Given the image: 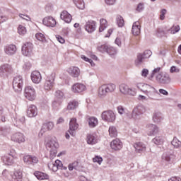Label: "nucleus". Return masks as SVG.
I'll use <instances>...</instances> for the list:
<instances>
[{
  "mask_svg": "<svg viewBox=\"0 0 181 181\" xmlns=\"http://www.w3.org/2000/svg\"><path fill=\"white\" fill-rule=\"evenodd\" d=\"M117 23L119 26V28H122L124 25L125 23L124 21V18L121 16H117Z\"/></svg>",
  "mask_w": 181,
  "mask_h": 181,
  "instance_id": "49530a36",
  "label": "nucleus"
},
{
  "mask_svg": "<svg viewBox=\"0 0 181 181\" xmlns=\"http://www.w3.org/2000/svg\"><path fill=\"white\" fill-rule=\"evenodd\" d=\"M88 125L90 128H95L98 125V119L97 117H90L88 119Z\"/></svg>",
  "mask_w": 181,
  "mask_h": 181,
  "instance_id": "f704fd0d",
  "label": "nucleus"
},
{
  "mask_svg": "<svg viewBox=\"0 0 181 181\" xmlns=\"http://www.w3.org/2000/svg\"><path fill=\"white\" fill-rule=\"evenodd\" d=\"M45 146L47 151H49V158L50 159H54L56 155H57V148H59V143L54 140H49Z\"/></svg>",
  "mask_w": 181,
  "mask_h": 181,
  "instance_id": "f257e3e1",
  "label": "nucleus"
},
{
  "mask_svg": "<svg viewBox=\"0 0 181 181\" xmlns=\"http://www.w3.org/2000/svg\"><path fill=\"white\" fill-rule=\"evenodd\" d=\"M160 67L154 69L151 74V78H153V76L156 74V73H159L160 71Z\"/></svg>",
  "mask_w": 181,
  "mask_h": 181,
  "instance_id": "bf43d9fd",
  "label": "nucleus"
},
{
  "mask_svg": "<svg viewBox=\"0 0 181 181\" xmlns=\"http://www.w3.org/2000/svg\"><path fill=\"white\" fill-rule=\"evenodd\" d=\"M11 181H22L23 177V172L22 170H16L11 175Z\"/></svg>",
  "mask_w": 181,
  "mask_h": 181,
  "instance_id": "4be33fe9",
  "label": "nucleus"
},
{
  "mask_svg": "<svg viewBox=\"0 0 181 181\" xmlns=\"http://www.w3.org/2000/svg\"><path fill=\"white\" fill-rule=\"evenodd\" d=\"M55 99L59 101L64 100V93L62 90H57L55 93Z\"/></svg>",
  "mask_w": 181,
  "mask_h": 181,
  "instance_id": "a19ab883",
  "label": "nucleus"
},
{
  "mask_svg": "<svg viewBox=\"0 0 181 181\" xmlns=\"http://www.w3.org/2000/svg\"><path fill=\"white\" fill-rule=\"evenodd\" d=\"M146 112V108L145 106L139 105L133 109L132 115H128V113H127V117L130 119L131 118H133V119H139L141 115H142V114H145Z\"/></svg>",
  "mask_w": 181,
  "mask_h": 181,
  "instance_id": "f03ea898",
  "label": "nucleus"
},
{
  "mask_svg": "<svg viewBox=\"0 0 181 181\" xmlns=\"http://www.w3.org/2000/svg\"><path fill=\"white\" fill-rule=\"evenodd\" d=\"M148 74H149V71L147 69H144L141 71L142 77H147Z\"/></svg>",
  "mask_w": 181,
  "mask_h": 181,
  "instance_id": "0e129e2a",
  "label": "nucleus"
},
{
  "mask_svg": "<svg viewBox=\"0 0 181 181\" xmlns=\"http://www.w3.org/2000/svg\"><path fill=\"white\" fill-rule=\"evenodd\" d=\"M27 115L30 118H33V117H36L37 115V107H36L34 105H30L27 110Z\"/></svg>",
  "mask_w": 181,
  "mask_h": 181,
  "instance_id": "cd10ccee",
  "label": "nucleus"
},
{
  "mask_svg": "<svg viewBox=\"0 0 181 181\" xmlns=\"http://www.w3.org/2000/svg\"><path fill=\"white\" fill-rule=\"evenodd\" d=\"M73 2L78 9H84L85 4L83 0H73Z\"/></svg>",
  "mask_w": 181,
  "mask_h": 181,
  "instance_id": "58836bf2",
  "label": "nucleus"
},
{
  "mask_svg": "<svg viewBox=\"0 0 181 181\" xmlns=\"http://www.w3.org/2000/svg\"><path fill=\"white\" fill-rule=\"evenodd\" d=\"M144 59H145V58H144V55H142V54H138L137 58L135 60L136 66H140V64H142Z\"/></svg>",
  "mask_w": 181,
  "mask_h": 181,
  "instance_id": "37998d69",
  "label": "nucleus"
},
{
  "mask_svg": "<svg viewBox=\"0 0 181 181\" xmlns=\"http://www.w3.org/2000/svg\"><path fill=\"white\" fill-rule=\"evenodd\" d=\"M168 181H181V178L179 177H172Z\"/></svg>",
  "mask_w": 181,
  "mask_h": 181,
  "instance_id": "774afa93",
  "label": "nucleus"
},
{
  "mask_svg": "<svg viewBox=\"0 0 181 181\" xmlns=\"http://www.w3.org/2000/svg\"><path fill=\"white\" fill-rule=\"evenodd\" d=\"M67 73L73 78H78V77H80L81 71H80V68L77 66H70L67 69Z\"/></svg>",
  "mask_w": 181,
  "mask_h": 181,
  "instance_id": "a211bd4d",
  "label": "nucleus"
},
{
  "mask_svg": "<svg viewBox=\"0 0 181 181\" xmlns=\"http://www.w3.org/2000/svg\"><path fill=\"white\" fill-rule=\"evenodd\" d=\"M31 80L33 83L39 84L42 81V75L38 71H34L31 73Z\"/></svg>",
  "mask_w": 181,
  "mask_h": 181,
  "instance_id": "a878e982",
  "label": "nucleus"
},
{
  "mask_svg": "<svg viewBox=\"0 0 181 181\" xmlns=\"http://www.w3.org/2000/svg\"><path fill=\"white\" fill-rule=\"evenodd\" d=\"M85 28L86 30L88 32V33H93V32L95 30V22H94L93 21L86 22Z\"/></svg>",
  "mask_w": 181,
  "mask_h": 181,
  "instance_id": "2f4dec72",
  "label": "nucleus"
},
{
  "mask_svg": "<svg viewBox=\"0 0 181 181\" xmlns=\"http://www.w3.org/2000/svg\"><path fill=\"white\" fill-rule=\"evenodd\" d=\"M63 101L59 100V99H55L52 103L53 108H59L62 105Z\"/></svg>",
  "mask_w": 181,
  "mask_h": 181,
  "instance_id": "8fccbe9b",
  "label": "nucleus"
},
{
  "mask_svg": "<svg viewBox=\"0 0 181 181\" xmlns=\"http://www.w3.org/2000/svg\"><path fill=\"white\" fill-rule=\"evenodd\" d=\"M180 30V26L176 25L175 27H173L170 30L171 35H175V33H177Z\"/></svg>",
  "mask_w": 181,
  "mask_h": 181,
  "instance_id": "6e6d98bb",
  "label": "nucleus"
},
{
  "mask_svg": "<svg viewBox=\"0 0 181 181\" xmlns=\"http://www.w3.org/2000/svg\"><path fill=\"white\" fill-rule=\"evenodd\" d=\"M22 54L23 56L30 57L33 54V44L32 42H25L22 46Z\"/></svg>",
  "mask_w": 181,
  "mask_h": 181,
  "instance_id": "1a4fd4ad",
  "label": "nucleus"
},
{
  "mask_svg": "<svg viewBox=\"0 0 181 181\" xmlns=\"http://www.w3.org/2000/svg\"><path fill=\"white\" fill-rule=\"evenodd\" d=\"M134 148L137 153H144L146 151V145L142 142H136L134 144Z\"/></svg>",
  "mask_w": 181,
  "mask_h": 181,
  "instance_id": "393cba45",
  "label": "nucleus"
},
{
  "mask_svg": "<svg viewBox=\"0 0 181 181\" xmlns=\"http://www.w3.org/2000/svg\"><path fill=\"white\" fill-rule=\"evenodd\" d=\"M56 39L58 42H59V43H62V44L64 43L65 42L64 38H63V37L60 35H57Z\"/></svg>",
  "mask_w": 181,
  "mask_h": 181,
  "instance_id": "69168bd1",
  "label": "nucleus"
},
{
  "mask_svg": "<svg viewBox=\"0 0 181 181\" xmlns=\"http://www.w3.org/2000/svg\"><path fill=\"white\" fill-rule=\"evenodd\" d=\"M48 168L49 169H50V170H52V172H57L59 169H61V170L64 169V170L67 169L66 167L63 166V163L59 160H56L54 163L49 162L48 163Z\"/></svg>",
  "mask_w": 181,
  "mask_h": 181,
  "instance_id": "9d476101",
  "label": "nucleus"
},
{
  "mask_svg": "<svg viewBox=\"0 0 181 181\" xmlns=\"http://www.w3.org/2000/svg\"><path fill=\"white\" fill-rule=\"evenodd\" d=\"M109 47L110 46L108 45H100L98 47V50H99V52L101 53H107Z\"/></svg>",
  "mask_w": 181,
  "mask_h": 181,
  "instance_id": "09e8293b",
  "label": "nucleus"
},
{
  "mask_svg": "<svg viewBox=\"0 0 181 181\" xmlns=\"http://www.w3.org/2000/svg\"><path fill=\"white\" fill-rule=\"evenodd\" d=\"M13 73V68L9 64H4L0 66V77L5 78Z\"/></svg>",
  "mask_w": 181,
  "mask_h": 181,
  "instance_id": "423d86ee",
  "label": "nucleus"
},
{
  "mask_svg": "<svg viewBox=\"0 0 181 181\" xmlns=\"http://www.w3.org/2000/svg\"><path fill=\"white\" fill-rule=\"evenodd\" d=\"M78 129V124H77V119L71 118L69 122V129L68 131L69 134L71 135V136H76V131Z\"/></svg>",
  "mask_w": 181,
  "mask_h": 181,
  "instance_id": "ddd939ff",
  "label": "nucleus"
},
{
  "mask_svg": "<svg viewBox=\"0 0 181 181\" xmlns=\"http://www.w3.org/2000/svg\"><path fill=\"white\" fill-rule=\"evenodd\" d=\"M14 159H16V157L12 152H10V153L2 157L4 163L8 166H12V165L15 163V161L13 160Z\"/></svg>",
  "mask_w": 181,
  "mask_h": 181,
  "instance_id": "2eb2a0df",
  "label": "nucleus"
},
{
  "mask_svg": "<svg viewBox=\"0 0 181 181\" xmlns=\"http://www.w3.org/2000/svg\"><path fill=\"white\" fill-rule=\"evenodd\" d=\"M18 32L19 35L26 34V28L22 25H20L18 28Z\"/></svg>",
  "mask_w": 181,
  "mask_h": 181,
  "instance_id": "3c124183",
  "label": "nucleus"
},
{
  "mask_svg": "<svg viewBox=\"0 0 181 181\" xmlns=\"http://www.w3.org/2000/svg\"><path fill=\"white\" fill-rule=\"evenodd\" d=\"M109 135L111 138H115L118 135V132L117 131V128L114 126H110L109 127Z\"/></svg>",
  "mask_w": 181,
  "mask_h": 181,
  "instance_id": "e433bc0d",
  "label": "nucleus"
},
{
  "mask_svg": "<svg viewBox=\"0 0 181 181\" xmlns=\"http://www.w3.org/2000/svg\"><path fill=\"white\" fill-rule=\"evenodd\" d=\"M87 144L88 145H95L98 142L97 137L93 134H88L86 137Z\"/></svg>",
  "mask_w": 181,
  "mask_h": 181,
  "instance_id": "72a5a7b5",
  "label": "nucleus"
},
{
  "mask_svg": "<svg viewBox=\"0 0 181 181\" xmlns=\"http://www.w3.org/2000/svg\"><path fill=\"white\" fill-rule=\"evenodd\" d=\"M119 88L122 94H124V95L129 94V95H135V94H136V92H135V90L130 88L129 86H128V85L125 83H122L121 85H119Z\"/></svg>",
  "mask_w": 181,
  "mask_h": 181,
  "instance_id": "4468645a",
  "label": "nucleus"
},
{
  "mask_svg": "<svg viewBox=\"0 0 181 181\" xmlns=\"http://www.w3.org/2000/svg\"><path fill=\"white\" fill-rule=\"evenodd\" d=\"M34 175L38 180H47L49 179V175L47 174L40 171H35Z\"/></svg>",
  "mask_w": 181,
  "mask_h": 181,
  "instance_id": "473e14b6",
  "label": "nucleus"
},
{
  "mask_svg": "<svg viewBox=\"0 0 181 181\" xmlns=\"http://www.w3.org/2000/svg\"><path fill=\"white\" fill-rule=\"evenodd\" d=\"M156 80L160 84H169L170 76L166 72H160L156 76Z\"/></svg>",
  "mask_w": 181,
  "mask_h": 181,
  "instance_id": "9b49d317",
  "label": "nucleus"
},
{
  "mask_svg": "<svg viewBox=\"0 0 181 181\" xmlns=\"http://www.w3.org/2000/svg\"><path fill=\"white\" fill-rule=\"evenodd\" d=\"M23 160L25 165H35L39 162V158L35 156L27 155L23 157Z\"/></svg>",
  "mask_w": 181,
  "mask_h": 181,
  "instance_id": "f3484780",
  "label": "nucleus"
},
{
  "mask_svg": "<svg viewBox=\"0 0 181 181\" xmlns=\"http://www.w3.org/2000/svg\"><path fill=\"white\" fill-rule=\"evenodd\" d=\"M152 142L156 145H162L163 144V138L161 136H156L153 140Z\"/></svg>",
  "mask_w": 181,
  "mask_h": 181,
  "instance_id": "a18cd8bd",
  "label": "nucleus"
},
{
  "mask_svg": "<svg viewBox=\"0 0 181 181\" xmlns=\"http://www.w3.org/2000/svg\"><path fill=\"white\" fill-rule=\"evenodd\" d=\"M171 145L174 146V148H181V141L177 137H174L173 141H171Z\"/></svg>",
  "mask_w": 181,
  "mask_h": 181,
  "instance_id": "79ce46f5",
  "label": "nucleus"
},
{
  "mask_svg": "<svg viewBox=\"0 0 181 181\" xmlns=\"http://www.w3.org/2000/svg\"><path fill=\"white\" fill-rule=\"evenodd\" d=\"M4 52L8 56H13L16 53V46L15 45H8L4 47Z\"/></svg>",
  "mask_w": 181,
  "mask_h": 181,
  "instance_id": "bb28decb",
  "label": "nucleus"
},
{
  "mask_svg": "<svg viewBox=\"0 0 181 181\" xmlns=\"http://www.w3.org/2000/svg\"><path fill=\"white\" fill-rule=\"evenodd\" d=\"M19 16L21 18V19H25V21H30V18L26 15L19 14Z\"/></svg>",
  "mask_w": 181,
  "mask_h": 181,
  "instance_id": "338daca9",
  "label": "nucleus"
},
{
  "mask_svg": "<svg viewBox=\"0 0 181 181\" xmlns=\"http://www.w3.org/2000/svg\"><path fill=\"white\" fill-rule=\"evenodd\" d=\"M60 18L62 21H64L66 23H70V22H71V19H73L71 15L66 11L61 13Z\"/></svg>",
  "mask_w": 181,
  "mask_h": 181,
  "instance_id": "7c9ffc66",
  "label": "nucleus"
},
{
  "mask_svg": "<svg viewBox=\"0 0 181 181\" xmlns=\"http://www.w3.org/2000/svg\"><path fill=\"white\" fill-rule=\"evenodd\" d=\"M13 89L16 93H21L23 88V78L21 76H15L12 82Z\"/></svg>",
  "mask_w": 181,
  "mask_h": 181,
  "instance_id": "39448f33",
  "label": "nucleus"
},
{
  "mask_svg": "<svg viewBox=\"0 0 181 181\" xmlns=\"http://www.w3.org/2000/svg\"><path fill=\"white\" fill-rule=\"evenodd\" d=\"M116 86L114 83L102 85L98 90L99 97H105L108 93H112L115 91Z\"/></svg>",
  "mask_w": 181,
  "mask_h": 181,
  "instance_id": "7ed1b4c3",
  "label": "nucleus"
},
{
  "mask_svg": "<svg viewBox=\"0 0 181 181\" xmlns=\"http://www.w3.org/2000/svg\"><path fill=\"white\" fill-rule=\"evenodd\" d=\"M147 128L148 129V135H149V136H152V135H156V134L159 132V127L155 124H148Z\"/></svg>",
  "mask_w": 181,
  "mask_h": 181,
  "instance_id": "c85d7f7f",
  "label": "nucleus"
},
{
  "mask_svg": "<svg viewBox=\"0 0 181 181\" xmlns=\"http://www.w3.org/2000/svg\"><path fill=\"white\" fill-rule=\"evenodd\" d=\"M144 9H145L144 3L139 4L137 6V8H136V11L138 12H142V11H144Z\"/></svg>",
  "mask_w": 181,
  "mask_h": 181,
  "instance_id": "052dcab7",
  "label": "nucleus"
},
{
  "mask_svg": "<svg viewBox=\"0 0 181 181\" xmlns=\"http://www.w3.org/2000/svg\"><path fill=\"white\" fill-rule=\"evenodd\" d=\"M166 9H162L160 11V21L165 20V15H166Z\"/></svg>",
  "mask_w": 181,
  "mask_h": 181,
  "instance_id": "e2e57ef3",
  "label": "nucleus"
},
{
  "mask_svg": "<svg viewBox=\"0 0 181 181\" xmlns=\"http://www.w3.org/2000/svg\"><path fill=\"white\" fill-rule=\"evenodd\" d=\"M30 67H32V64L30 62H25L23 66L24 70H30Z\"/></svg>",
  "mask_w": 181,
  "mask_h": 181,
  "instance_id": "13d9d810",
  "label": "nucleus"
},
{
  "mask_svg": "<svg viewBox=\"0 0 181 181\" xmlns=\"http://www.w3.org/2000/svg\"><path fill=\"white\" fill-rule=\"evenodd\" d=\"M81 58L85 62H88V63H90V66H95V64H94V62H93L91 59H89L87 57H86V55H81Z\"/></svg>",
  "mask_w": 181,
  "mask_h": 181,
  "instance_id": "864d4df0",
  "label": "nucleus"
},
{
  "mask_svg": "<svg viewBox=\"0 0 181 181\" xmlns=\"http://www.w3.org/2000/svg\"><path fill=\"white\" fill-rule=\"evenodd\" d=\"M0 134L1 135H4V136H6V135H8V134H11V128L8 127H0Z\"/></svg>",
  "mask_w": 181,
  "mask_h": 181,
  "instance_id": "ea45409f",
  "label": "nucleus"
},
{
  "mask_svg": "<svg viewBox=\"0 0 181 181\" xmlns=\"http://www.w3.org/2000/svg\"><path fill=\"white\" fill-rule=\"evenodd\" d=\"M117 111L120 115H122V114H127L125 109L122 106H118Z\"/></svg>",
  "mask_w": 181,
  "mask_h": 181,
  "instance_id": "680f3d73",
  "label": "nucleus"
},
{
  "mask_svg": "<svg viewBox=\"0 0 181 181\" xmlns=\"http://www.w3.org/2000/svg\"><path fill=\"white\" fill-rule=\"evenodd\" d=\"M42 23L45 26H48L49 28H54L56 26V19L52 16H47L44 18L42 20Z\"/></svg>",
  "mask_w": 181,
  "mask_h": 181,
  "instance_id": "412c9836",
  "label": "nucleus"
},
{
  "mask_svg": "<svg viewBox=\"0 0 181 181\" xmlns=\"http://www.w3.org/2000/svg\"><path fill=\"white\" fill-rule=\"evenodd\" d=\"M93 162L98 163V165H101V163H103V158L98 156H96L95 158H93Z\"/></svg>",
  "mask_w": 181,
  "mask_h": 181,
  "instance_id": "4d7b16f0",
  "label": "nucleus"
},
{
  "mask_svg": "<svg viewBox=\"0 0 181 181\" xmlns=\"http://www.w3.org/2000/svg\"><path fill=\"white\" fill-rule=\"evenodd\" d=\"M100 26L99 28V32H104L105 29H107L108 26V23H107V20L102 18L100 19Z\"/></svg>",
  "mask_w": 181,
  "mask_h": 181,
  "instance_id": "4c0bfd02",
  "label": "nucleus"
},
{
  "mask_svg": "<svg viewBox=\"0 0 181 181\" xmlns=\"http://www.w3.org/2000/svg\"><path fill=\"white\" fill-rule=\"evenodd\" d=\"M101 118L105 122H115L117 117L112 110H106L101 114Z\"/></svg>",
  "mask_w": 181,
  "mask_h": 181,
  "instance_id": "0eeeda50",
  "label": "nucleus"
},
{
  "mask_svg": "<svg viewBox=\"0 0 181 181\" xmlns=\"http://www.w3.org/2000/svg\"><path fill=\"white\" fill-rule=\"evenodd\" d=\"M11 139L17 144H23L25 141V135L21 132L14 133L11 135Z\"/></svg>",
  "mask_w": 181,
  "mask_h": 181,
  "instance_id": "dca6fc26",
  "label": "nucleus"
},
{
  "mask_svg": "<svg viewBox=\"0 0 181 181\" xmlns=\"http://www.w3.org/2000/svg\"><path fill=\"white\" fill-rule=\"evenodd\" d=\"M122 141L119 139H115L110 142V148L112 151H118L122 149Z\"/></svg>",
  "mask_w": 181,
  "mask_h": 181,
  "instance_id": "6ab92c4d",
  "label": "nucleus"
},
{
  "mask_svg": "<svg viewBox=\"0 0 181 181\" xmlns=\"http://www.w3.org/2000/svg\"><path fill=\"white\" fill-rule=\"evenodd\" d=\"M176 159V156L173 153V152L167 151L163 153L161 156V161L165 165H172L175 160Z\"/></svg>",
  "mask_w": 181,
  "mask_h": 181,
  "instance_id": "20e7f679",
  "label": "nucleus"
},
{
  "mask_svg": "<svg viewBox=\"0 0 181 181\" xmlns=\"http://www.w3.org/2000/svg\"><path fill=\"white\" fill-rule=\"evenodd\" d=\"M35 37L40 42H45L46 40V38L45 37V35H43L42 33H37L35 35Z\"/></svg>",
  "mask_w": 181,
  "mask_h": 181,
  "instance_id": "603ef678",
  "label": "nucleus"
},
{
  "mask_svg": "<svg viewBox=\"0 0 181 181\" xmlns=\"http://www.w3.org/2000/svg\"><path fill=\"white\" fill-rule=\"evenodd\" d=\"M54 124L52 122H47L42 125V127L39 133V136H42L43 134L46 132V131H50L52 128H54Z\"/></svg>",
  "mask_w": 181,
  "mask_h": 181,
  "instance_id": "5701e85b",
  "label": "nucleus"
},
{
  "mask_svg": "<svg viewBox=\"0 0 181 181\" xmlns=\"http://www.w3.org/2000/svg\"><path fill=\"white\" fill-rule=\"evenodd\" d=\"M77 107H78V102L71 101L69 103L67 110H76Z\"/></svg>",
  "mask_w": 181,
  "mask_h": 181,
  "instance_id": "c03bdc74",
  "label": "nucleus"
},
{
  "mask_svg": "<svg viewBox=\"0 0 181 181\" xmlns=\"http://www.w3.org/2000/svg\"><path fill=\"white\" fill-rule=\"evenodd\" d=\"M107 54L110 56H115L117 54V49L112 47H110L107 48Z\"/></svg>",
  "mask_w": 181,
  "mask_h": 181,
  "instance_id": "de8ad7c7",
  "label": "nucleus"
},
{
  "mask_svg": "<svg viewBox=\"0 0 181 181\" xmlns=\"http://www.w3.org/2000/svg\"><path fill=\"white\" fill-rule=\"evenodd\" d=\"M132 32L134 36H138L141 34V25H139V22L136 21L133 23Z\"/></svg>",
  "mask_w": 181,
  "mask_h": 181,
  "instance_id": "c756f323",
  "label": "nucleus"
},
{
  "mask_svg": "<svg viewBox=\"0 0 181 181\" xmlns=\"http://www.w3.org/2000/svg\"><path fill=\"white\" fill-rule=\"evenodd\" d=\"M144 59H149L150 56H152V51L146 50L143 54H141Z\"/></svg>",
  "mask_w": 181,
  "mask_h": 181,
  "instance_id": "5fc2aeb1",
  "label": "nucleus"
},
{
  "mask_svg": "<svg viewBox=\"0 0 181 181\" xmlns=\"http://www.w3.org/2000/svg\"><path fill=\"white\" fill-rule=\"evenodd\" d=\"M24 95L29 101H33L36 98V90L30 86H26L25 88Z\"/></svg>",
  "mask_w": 181,
  "mask_h": 181,
  "instance_id": "6e6552de",
  "label": "nucleus"
},
{
  "mask_svg": "<svg viewBox=\"0 0 181 181\" xmlns=\"http://www.w3.org/2000/svg\"><path fill=\"white\" fill-rule=\"evenodd\" d=\"M71 90L73 93H83L86 91V86L83 83H76L72 86Z\"/></svg>",
  "mask_w": 181,
  "mask_h": 181,
  "instance_id": "b1692460",
  "label": "nucleus"
},
{
  "mask_svg": "<svg viewBox=\"0 0 181 181\" xmlns=\"http://www.w3.org/2000/svg\"><path fill=\"white\" fill-rule=\"evenodd\" d=\"M53 86H54V74H52L51 77H47L45 83H44V88L47 91L49 90H52L53 88Z\"/></svg>",
  "mask_w": 181,
  "mask_h": 181,
  "instance_id": "aec40b11",
  "label": "nucleus"
},
{
  "mask_svg": "<svg viewBox=\"0 0 181 181\" xmlns=\"http://www.w3.org/2000/svg\"><path fill=\"white\" fill-rule=\"evenodd\" d=\"M137 88H139L143 93L147 95H151L152 93H155V88L146 83H138Z\"/></svg>",
  "mask_w": 181,
  "mask_h": 181,
  "instance_id": "f8f14e48",
  "label": "nucleus"
},
{
  "mask_svg": "<svg viewBox=\"0 0 181 181\" xmlns=\"http://www.w3.org/2000/svg\"><path fill=\"white\" fill-rule=\"evenodd\" d=\"M163 117H162V114L160 112H156L153 116V121L155 124H160L162 122Z\"/></svg>",
  "mask_w": 181,
  "mask_h": 181,
  "instance_id": "c9c22d12",
  "label": "nucleus"
}]
</instances>
